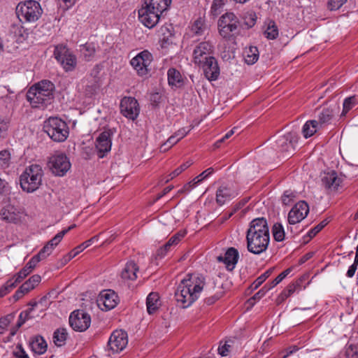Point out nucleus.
I'll list each match as a JSON object with an SVG mask.
<instances>
[{
  "instance_id": "obj_37",
  "label": "nucleus",
  "mask_w": 358,
  "mask_h": 358,
  "mask_svg": "<svg viewBox=\"0 0 358 358\" xmlns=\"http://www.w3.org/2000/svg\"><path fill=\"white\" fill-rule=\"evenodd\" d=\"M80 52L86 61H91L95 55L96 49L93 43H85L80 45Z\"/></svg>"
},
{
  "instance_id": "obj_50",
  "label": "nucleus",
  "mask_w": 358,
  "mask_h": 358,
  "mask_svg": "<svg viewBox=\"0 0 358 358\" xmlns=\"http://www.w3.org/2000/svg\"><path fill=\"white\" fill-rule=\"evenodd\" d=\"M345 355L347 358H358V348L357 345L350 344L345 349Z\"/></svg>"
},
{
  "instance_id": "obj_28",
  "label": "nucleus",
  "mask_w": 358,
  "mask_h": 358,
  "mask_svg": "<svg viewBox=\"0 0 358 358\" xmlns=\"http://www.w3.org/2000/svg\"><path fill=\"white\" fill-rule=\"evenodd\" d=\"M22 269L20 270L17 275H14L12 278L6 281V282L0 289V296L1 297L6 296L12 289L17 287L22 281Z\"/></svg>"
},
{
  "instance_id": "obj_9",
  "label": "nucleus",
  "mask_w": 358,
  "mask_h": 358,
  "mask_svg": "<svg viewBox=\"0 0 358 358\" xmlns=\"http://www.w3.org/2000/svg\"><path fill=\"white\" fill-rule=\"evenodd\" d=\"M49 165L52 173L58 176H64L71 168V163L66 155L55 154L50 158Z\"/></svg>"
},
{
  "instance_id": "obj_62",
  "label": "nucleus",
  "mask_w": 358,
  "mask_h": 358,
  "mask_svg": "<svg viewBox=\"0 0 358 358\" xmlns=\"http://www.w3.org/2000/svg\"><path fill=\"white\" fill-rule=\"evenodd\" d=\"M231 341H226L223 345H220L218 348V353L224 357L228 355V353L230 351V348H231Z\"/></svg>"
},
{
  "instance_id": "obj_36",
  "label": "nucleus",
  "mask_w": 358,
  "mask_h": 358,
  "mask_svg": "<svg viewBox=\"0 0 358 358\" xmlns=\"http://www.w3.org/2000/svg\"><path fill=\"white\" fill-rule=\"evenodd\" d=\"M279 34L278 29L273 20H268L266 24V28L264 31V36L268 40L275 39Z\"/></svg>"
},
{
  "instance_id": "obj_61",
  "label": "nucleus",
  "mask_w": 358,
  "mask_h": 358,
  "mask_svg": "<svg viewBox=\"0 0 358 358\" xmlns=\"http://www.w3.org/2000/svg\"><path fill=\"white\" fill-rule=\"evenodd\" d=\"M224 5V0H213L211 6V11L213 15H217Z\"/></svg>"
},
{
  "instance_id": "obj_63",
  "label": "nucleus",
  "mask_w": 358,
  "mask_h": 358,
  "mask_svg": "<svg viewBox=\"0 0 358 358\" xmlns=\"http://www.w3.org/2000/svg\"><path fill=\"white\" fill-rule=\"evenodd\" d=\"M299 287L300 285L298 282L290 284L285 289L283 294L285 297H289L293 293H294L299 288Z\"/></svg>"
},
{
  "instance_id": "obj_14",
  "label": "nucleus",
  "mask_w": 358,
  "mask_h": 358,
  "mask_svg": "<svg viewBox=\"0 0 358 358\" xmlns=\"http://www.w3.org/2000/svg\"><path fill=\"white\" fill-rule=\"evenodd\" d=\"M309 213V206L304 201L296 203L288 213V222L295 224L302 221Z\"/></svg>"
},
{
  "instance_id": "obj_53",
  "label": "nucleus",
  "mask_w": 358,
  "mask_h": 358,
  "mask_svg": "<svg viewBox=\"0 0 358 358\" xmlns=\"http://www.w3.org/2000/svg\"><path fill=\"white\" fill-rule=\"evenodd\" d=\"M214 172V169L213 168H208L204 171H203L201 173H200L199 176L195 177L194 178V184L199 185L200 182H201L203 180L209 177Z\"/></svg>"
},
{
  "instance_id": "obj_24",
  "label": "nucleus",
  "mask_w": 358,
  "mask_h": 358,
  "mask_svg": "<svg viewBox=\"0 0 358 358\" xmlns=\"http://www.w3.org/2000/svg\"><path fill=\"white\" fill-rule=\"evenodd\" d=\"M15 13H16V15L17 17V18L19 19V21L20 22H22V20L20 18V16L22 15V4L21 2H20L17 7H16V10H15ZM22 25L21 24V23H19L17 24H13L10 29V37H12V38L13 40L15 41V42L17 43V44H20L22 41H21V37L22 36Z\"/></svg>"
},
{
  "instance_id": "obj_26",
  "label": "nucleus",
  "mask_w": 358,
  "mask_h": 358,
  "mask_svg": "<svg viewBox=\"0 0 358 358\" xmlns=\"http://www.w3.org/2000/svg\"><path fill=\"white\" fill-rule=\"evenodd\" d=\"M171 0H145L143 8L162 13L171 4Z\"/></svg>"
},
{
  "instance_id": "obj_15",
  "label": "nucleus",
  "mask_w": 358,
  "mask_h": 358,
  "mask_svg": "<svg viewBox=\"0 0 358 358\" xmlns=\"http://www.w3.org/2000/svg\"><path fill=\"white\" fill-rule=\"evenodd\" d=\"M297 138L293 133H287L280 136L276 141L278 148L281 152L285 153V157L293 154L295 150Z\"/></svg>"
},
{
  "instance_id": "obj_49",
  "label": "nucleus",
  "mask_w": 358,
  "mask_h": 358,
  "mask_svg": "<svg viewBox=\"0 0 358 358\" xmlns=\"http://www.w3.org/2000/svg\"><path fill=\"white\" fill-rule=\"evenodd\" d=\"M99 236H94L90 239L83 242L82 244L79 245L76 248L73 249V251L76 252V255H78L80 252H81L83 250L90 246L92 243L98 241Z\"/></svg>"
},
{
  "instance_id": "obj_3",
  "label": "nucleus",
  "mask_w": 358,
  "mask_h": 358,
  "mask_svg": "<svg viewBox=\"0 0 358 358\" xmlns=\"http://www.w3.org/2000/svg\"><path fill=\"white\" fill-rule=\"evenodd\" d=\"M54 85L49 80H42L33 85L27 93V99L33 108H40L50 103L53 99Z\"/></svg>"
},
{
  "instance_id": "obj_17",
  "label": "nucleus",
  "mask_w": 358,
  "mask_h": 358,
  "mask_svg": "<svg viewBox=\"0 0 358 358\" xmlns=\"http://www.w3.org/2000/svg\"><path fill=\"white\" fill-rule=\"evenodd\" d=\"M117 304V296L111 290H104L99 294L97 305L102 310H110Z\"/></svg>"
},
{
  "instance_id": "obj_29",
  "label": "nucleus",
  "mask_w": 358,
  "mask_h": 358,
  "mask_svg": "<svg viewBox=\"0 0 358 358\" xmlns=\"http://www.w3.org/2000/svg\"><path fill=\"white\" fill-rule=\"evenodd\" d=\"M168 83L169 85L176 87H181L185 84V78L179 71L174 68H171L167 72Z\"/></svg>"
},
{
  "instance_id": "obj_1",
  "label": "nucleus",
  "mask_w": 358,
  "mask_h": 358,
  "mask_svg": "<svg viewBox=\"0 0 358 358\" xmlns=\"http://www.w3.org/2000/svg\"><path fill=\"white\" fill-rule=\"evenodd\" d=\"M205 285V278L200 274H187L177 287L175 298L182 308L189 307L199 297Z\"/></svg>"
},
{
  "instance_id": "obj_40",
  "label": "nucleus",
  "mask_w": 358,
  "mask_h": 358,
  "mask_svg": "<svg viewBox=\"0 0 358 358\" xmlns=\"http://www.w3.org/2000/svg\"><path fill=\"white\" fill-rule=\"evenodd\" d=\"M41 280L39 275H33L24 282V294L31 292L38 285Z\"/></svg>"
},
{
  "instance_id": "obj_11",
  "label": "nucleus",
  "mask_w": 358,
  "mask_h": 358,
  "mask_svg": "<svg viewBox=\"0 0 358 358\" xmlns=\"http://www.w3.org/2000/svg\"><path fill=\"white\" fill-rule=\"evenodd\" d=\"M128 343L127 334L123 330H115L110 335L108 347L113 352H119L123 350Z\"/></svg>"
},
{
  "instance_id": "obj_52",
  "label": "nucleus",
  "mask_w": 358,
  "mask_h": 358,
  "mask_svg": "<svg viewBox=\"0 0 358 358\" xmlns=\"http://www.w3.org/2000/svg\"><path fill=\"white\" fill-rule=\"evenodd\" d=\"M292 271V268H289L281 273H280L269 285L268 286L272 289L279 284L287 275H288Z\"/></svg>"
},
{
  "instance_id": "obj_32",
  "label": "nucleus",
  "mask_w": 358,
  "mask_h": 358,
  "mask_svg": "<svg viewBox=\"0 0 358 358\" xmlns=\"http://www.w3.org/2000/svg\"><path fill=\"white\" fill-rule=\"evenodd\" d=\"M138 271V266L133 261L126 264L121 273V277L124 280H135L137 278L136 273Z\"/></svg>"
},
{
  "instance_id": "obj_19",
  "label": "nucleus",
  "mask_w": 358,
  "mask_h": 358,
  "mask_svg": "<svg viewBox=\"0 0 358 358\" xmlns=\"http://www.w3.org/2000/svg\"><path fill=\"white\" fill-rule=\"evenodd\" d=\"M161 13L141 8L138 10V19L146 27L151 29L159 22Z\"/></svg>"
},
{
  "instance_id": "obj_41",
  "label": "nucleus",
  "mask_w": 358,
  "mask_h": 358,
  "mask_svg": "<svg viewBox=\"0 0 358 358\" xmlns=\"http://www.w3.org/2000/svg\"><path fill=\"white\" fill-rule=\"evenodd\" d=\"M259 59V51L257 47H250L245 53V61L248 64H255Z\"/></svg>"
},
{
  "instance_id": "obj_8",
  "label": "nucleus",
  "mask_w": 358,
  "mask_h": 358,
  "mask_svg": "<svg viewBox=\"0 0 358 358\" xmlns=\"http://www.w3.org/2000/svg\"><path fill=\"white\" fill-rule=\"evenodd\" d=\"M90 323V315L83 310H74L69 316V324L76 331L81 332L87 330Z\"/></svg>"
},
{
  "instance_id": "obj_54",
  "label": "nucleus",
  "mask_w": 358,
  "mask_h": 358,
  "mask_svg": "<svg viewBox=\"0 0 358 358\" xmlns=\"http://www.w3.org/2000/svg\"><path fill=\"white\" fill-rule=\"evenodd\" d=\"M178 141H179V140L177 138L176 136H175L174 134L168 138L166 142L164 143L163 145H162L161 148H160L161 151L166 152L169 148H171L173 145L177 143Z\"/></svg>"
},
{
  "instance_id": "obj_34",
  "label": "nucleus",
  "mask_w": 358,
  "mask_h": 358,
  "mask_svg": "<svg viewBox=\"0 0 358 358\" xmlns=\"http://www.w3.org/2000/svg\"><path fill=\"white\" fill-rule=\"evenodd\" d=\"M68 337L66 329L59 328L56 329L53 334V343L57 347L64 346Z\"/></svg>"
},
{
  "instance_id": "obj_23",
  "label": "nucleus",
  "mask_w": 358,
  "mask_h": 358,
  "mask_svg": "<svg viewBox=\"0 0 358 358\" xmlns=\"http://www.w3.org/2000/svg\"><path fill=\"white\" fill-rule=\"evenodd\" d=\"M237 195L238 193L234 189L222 185L216 191V202L219 206H222L235 198Z\"/></svg>"
},
{
  "instance_id": "obj_35",
  "label": "nucleus",
  "mask_w": 358,
  "mask_h": 358,
  "mask_svg": "<svg viewBox=\"0 0 358 358\" xmlns=\"http://www.w3.org/2000/svg\"><path fill=\"white\" fill-rule=\"evenodd\" d=\"M318 129H320V127L319 123L317 122V120H308L303 126L302 133L303 134V136L306 138H307L308 137L312 136L315 133H316Z\"/></svg>"
},
{
  "instance_id": "obj_42",
  "label": "nucleus",
  "mask_w": 358,
  "mask_h": 358,
  "mask_svg": "<svg viewBox=\"0 0 358 358\" xmlns=\"http://www.w3.org/2000/svg\"><path fill=\"white\" fill-rule=\"evenodd\" d=\"M273 238L275 241L281 242L285 239V232L281 223H275L272 227Z\"/></svg>"
},
{
  "instance_id": "obj_21",
  "label": "nucleus",
  "mask_w": 358,
  "mask_h": 358,
  "mask_svg": "<svg viewBox=\"0 0 358 358\" xmlns=\"http://www.w3.org/2000/svg\"><path fill=\"white\" fill-rule=\"evenodd\" d=\"M113 135V131L111 129L105 130L99 134L96 143V148L99 152L105 153L110 150Z\"/></svg>"
},
{
  "instance_id": "obj_12",
  "label": "nucleus",
  "mask_w": 358,
  "mask_h": 358,
  "mask_svg": "<svg viewBox=\"0 0 358 358\" xmlns=\"http://www.w3.org/2000/svg\"><path fill=\"white\" fill-rule=\"evenodd\" d=\"M120 111L127 118L136 120L140 112L137 100L134 97H124L120 101Z\"/></svg>"
},
{
  "instance_id": "obj_2",
  "label": "nucleus",
  "mask_w": 358,
  "mask_h": 358,
  "mask_svg": "<svg viewBox=\"0 0 358 358\" xmlns=\"http://www.w3.org/2000/svg\"><path fill=\"white\" fill-rule=\"evenodd\" d=\"M248 250L255 255L265 252L270 243V233L267 220L264 217L253 219L246 231Z\"/></svg>"
},
{
  "instance_id": "obj_60",
  "label": "nucleus",
  "mask_w": 358,
  "mask_h": 358,
  "mask_svg": "<svg viewBox=\"0 0 358 358\" xmlns=\"http://www.w3.org/2000/svg\"><path fill=\"white\" fill-rule=\"evenodd\" d=\"M294 197V192L291 190H286L282 196V202L284 205H289Z\"/></svg>"
},
{
  "instance_id": "obj_45",
  "label": "nucleus",
  "mask_w": 358,
  "mask_h": 358,
  "mask_svg": "<svg viewBox=\"0 0 358 358\" xmlns=\"http://www.w3.org/2000/svg\"><path fill=\"white\" fill-rule=\"evenodd\" d=\"M42 256L40 255V252L34 256L26 264L25 267H24V276H26L27 274L31 273L33 269L36 267V264L39 262L41 259H43Z\"/></svg>"
},
{
  "instance_id": "obj_46",
  "label": "nucleus",
  "mask_w": 358,
  "mask_h": 358,
  "mask_svg": "<svg viewBox=\"0 0 358 358\" xmlns=\"http://www.w3.org/2000/svg\"><path fill=\"white\" fill-rule=\"evenodd\" d=\"M11 154L8 150L0 151V169H6L10 164Z\"/></svg>"
},
{
  "instance_id": "obj_18",
  "label": "nucleus",
  "mask_w": 358,
  "mask_h": 358,
  "mask_svg": "<svg viewBox=\"0 0 358 358\" xmlns=\"http://www.w3.org/2000/svg\"><path fill=\"white\" fill-rule=\"evenodd\" d=\"M238 259L239 253L234 248H228L224 255H220L217 257V260L219 262H223L229 271H232L234 269Z\"/></svg>"
},
{
  "instance_id": "obj_48",
  "label": "nucleus",
  "mask_w": 358,
  "mask_h": 358,
  "mask_svg": "<svg viewBox=\"0 0 358 358\" xmlns=\"http://www.w3.org/2000/svg\"><path fill=\"white\" fill-rule=\"evenodd\" d=\"M273 268H270L258 277L256 280L252 284L251 287L253 289H257L271 274Z\"/></svg>"
},
{
  "instance_id": "obj_56",
  "label": "nucleus",
  "mask_w": 358,
  "mask_h": 358,
  "mask_svg": "<svg viewBox=\"0 0 358 358\" xmlns=\"http://www.w3.org/2000/svg\"><path fill=\"white\" fill-rule=\"evenodd\" d=\"M22 317H24V315H22V311L18 315V320L17 322L16 326L11 329L10 332V336L7 338V339L5 341V342H10L11 341L10 338L16 334L17 331L21 326L22 325Z\"/></svg>"
},
{
  "instance_id": "obj_33",
  "label": "nucleus",
  "mask_w": 358,
  "mask_h": 358,
  "mask_svg": "<svg viewBox=\"0 0 358 358\" xmlns=\"http://www.w3.org/2000/svg\"><path fill=\"white\" fill-rule=\"evenodd\" d=\"M160 305L159 294L157 292L150 293L146 299L148 313L149 314L155 313L159 308Z\"/></svg>"
},
{
  "instance_id": "obj_47",
  "label": "nucleus",
  "mask_w": 358,
  "mask_h": 358,
  "mask_svg": "<svg viewBox=\"0 0 358 358\" xmlns=\"http://www.w3.org/2000/svg\"><path fill=\"white\" fill-rule=\"evenodd\" d=\"M206 29V25L202 18L197 19L192 27V31L196 35H202Z\"/></svg>"
},
{
  "instance_id": "obj_39",
  "label": "nucleus",
  "mask_w": 358,
  "mask_h": 358,
  "mask_svg": "<svg viewBox=\"0 0 358 358\" xmlns=\"http://www.w3.org/2000/svg\"><path fill=\"white\" fill-rule=\"evenodd\" d=\"M358 104V96L353 95L344 99L341 116H345L352 108Z\"/></svg>"
},
{
  "instance_id": "obj_20",
  "label": "nucleus",
  "mask_w": 358,
  "mask_h": 358,
  "mask_svg": "<svg viewBox=\"0 0 358 358\" xmlns=\"http://www.w3.org/2000/svg\"><path fill=\"white\" fill-rule=\"evenodd\" d=\"M24 6L26 7V12L24 13V17L27 22L36 21L42 13V9L39 3L36 1H26L24 2Z\"/></svg>"
},
{
  "instance_id": "obj_51",
  "label": "nucleus",
  "mask_w": 358,
  "mask_h": 358,
  "mask_svg": "<svg viewBox=\"0 0 358 358\" xmlns=\"http://www.w3.org/2000/svg\"><path fill=\"white\" fill-rule=\"evenodd\" d=\"M271 288L268 284L265 285L258 292H257L252 298L249 299V302L251 304H254L256 300L262 299L265 294L270 290Z\"/></svg>"
},
{
  "instance_id": "obj_4",
  "label": "nucleus",
  "mask_w": 358,
  "mask_h": 358,
  "mask_svg": "<svg viewBox=\"0 0 358 358\" xmlns=\"http://www.w3.org/2000/svg\"><path fill=\"white\" fill-rule=\"evenodd\" d=\"M43 130L55 142H64L69 134L66 122L57 117H50L45 120Z\"/></svg>"
},
{
  "instance_id": "obj_55",
  "label": "nucleus",
  "mask_w": 358,
  "mask_h": 358,
  "mask_svg": "<svg viewBox=\"0 0 358 358\" xmlns=\"http://www.w3.org/2000/svg\"><path fill=\"white\" fill-rule=\"evenodd\" d=\"M22 317H24V315H22V311L18 315V320L17 322L16 326L11 329L10 332V336L7 338V339L5 341V342H10L11 341L10 338L16 334L17 331L21 326L22 325Z\"/></svg>"
},
{
  "instance_id": "obj_6",
  "label": "nucleus",
  "mask_w": 358,
  "mask_h": 358,
  "mask_svg": "<svg viewBox=\"0 0 358 358\" xmlns=\"http://www.w3.org/2000/svg\"><path fill=\"white\" fill-rule=\"evenodd\" d=\"M43 170L38 164H32L24 171V191L29 193L38 189L41 185Z\"/></svg>"
},
{
  "instance_id": "obj_5",
  "label": "nucleus",
  "mask_w": 358,
  "mask_h": 358,
  "mask_svg": "<svg viewBox=\"0 0 358 358\" xmlns=\"http://www.w3.org/2000/svg\"><path fill=\"white\" fill-rule=\"evenodd\" d=\"M54 56L66 72L73 71L76 68L77 57L66 45H56Z\"/></svg>"
},
{
  "instance_id": "obj_38",
  "label": "nucleus",
  "mask_w": 358,
  "mask_h": 358,
  "mask_svg": "<svg viewBox=\"0 0 358 358\" xmlns=\"http://www.w3.org/2000/svg\"><path fill=\"white\" fill-rule=\"evenodd\" d=\"M334 116V110L330 108L322 109L318 115L319 127L320 128L323 124L329 123Z\"/></svg>"
},
{
  "instance_id": "obj_13",
  "label": "nucleus",
  "mask_w": 358,
  "mask_h": 358,
  "mask_svg": "<svg viewBox=\"0 0 358 358\" xmlns=\"http://www.w3.org/2000/svg\"><path fill=\"white\" fill-rule=\"evenodd\" d=\"M213 46L208 41L201 42L194 49L193 61L196 64H201L208 57H213Z\"/></svg>"
},
{
  "instance_id": "obj_58",
  "label": "nucleus",
  "mask_w": 358,
  "mask_h": 358,
  "mask_svg": "<svg viewBox=\"0 0 358 358\" xmlns=\"http://www.w3.org/2000/svg\"><path fill=\"white\" fill-rule=\"evenodd\" d=\"M192 164L191 162H186L181 164L179 167L176 169L173 172L170 173V179H173L176 176H179L182 172L187 169Z\"/></svg>"
},
{
  "instance_id": "obj_7",
  "label": "nucleus",
  "mask_w": 358,
  "mask_h": 358,
  "mask_svg": "<svg viewBox=\"0 0 358 358\" xmlns=\"http://www.w3.org/2000/svg\"><path fill=\"white\" fill-rule=\"evenodd\" d=\"M240 25L238 17L232 12H227L218 20L217 27L220 36L224 38H230L232 33L236 31Z\"/></svg>"
},
{
  "instance_id": "obj_43",
  "label": "nucleus",
  "mask_w": 358,
  "mask_h": 358,
  "mask_svg": "<svg viewBox=\"0 0 358 358\" xmlns=\"http://www.w3.org/2000/svg\"><path fill=\"white\" fill-rule=\"evenodd\" d=\"M241 18L244 24L248 28H251L256 23L257 16L255 12L252 10H249L243 13L241 15Z\"/></svg>"
},
{
  "instance_id": "obj_27",
  "label": "nucleus",
  "mask_w": 358,
  "mask_h": 358,
  "mask_svg": "<svg viewBox=\"0 0 358 358\" xmlns=\"http://www.w3.org/2000/svg\"><path fill=\"white\" fill-rule=\"evenodd\" d=\"M64 232L59 231L46 245L40 250V255L42 258H46L49 256L55 248V247L61 242L64 237Z\"/></svg>"
},
{
  "instance_id": "obj_57",
  "label": "nucleus",
  "mask_w": 358,
  "mask_h": 358,
  "mask_svg": "<svg viewBox=\"0 0 358 358\" xmlns=\"http://www.w3.org/2000/svg\"><path fill=\"white\" fill-rule=\"evenodd\" d=\"M328 224V221L327 220H322L320 224H318L316 227L311 229L308 233V236L312 238H313L318 232H320L327 224Z\"/></svg>"
},
{
  "instance_id": "obj_64",
  "label": "nucleus",
  "mask_w": 358,
  "mask_h": 358,
  "mask_svg": "<svg viewBox=\"0 0 358 358\" xmlns=\"http://www.w3.org/2000/svg\"><path fill=\"white\" fill-rule=\"evenodd\" d=\"M196 185H198L197 184H194V179L187 182V184H185L182 188H181L180 190H178V193L179 194H182V193H189L192 189H194Z\"/></svg>"
},
{
  "instance_id": "obj_59",
  "label": "nucleus",
  "mask_w": 358,
  "mask_h": 358,
  "mask_svg": "<svg viewBox=\"0 0 358 358\" xmlns=\"http://www.w3.org/2000/svg\"><path fill=\"white\" fill-rule=\"evenodd\" d=\"M347 0H329L327 3V8L330 10H336L339 9Z\"/></svg>"
},
{
  "instance_id": "obj_10",
  "label": "nucleus",
  "mask_w": 358,
  "mask_h": 358,
  "mask_svg": "<svg viewBox=\"0 0 358 358\" xmlns=\"http://www.w3.org/2000/svg\"><path fill=\"white\" fill-rule=\"evenodd\" d=\"M152 60V55L148 51L144 50L132 58L130 64L139 76H143L148 74V67L151 64Z\"/></svg>"
},
{
  "instance_id": "obj_25",
  "label": "nucleus",
  "mask_w": 358,
  "mask_h": 358,
  "mask_svg": "<svg viewBox=\"0 0 358 358\" xmlns=\"http://www.w3.org/2000/svg\"><path fill=\"white\" fill-rule=\"evenodd\" d=\"M341 182V179L338 176L336 172L331 171L324 173L322 176V185L329 189L336 190Z\"/></svg>"
},
{
  "instance_id": "obj_31",
  "label": "nucleus",
  "mask_w": 358,
  "mask_h": 358,
  "mask_svg": "<svg viewBox=\"0 0 358 358\" xmlns=\"http://www.w3.org/2000/svg\"><path fill=\"white\" fill-rule=\"evenodd\" d=\"M30 348L31 350L38 355L44 354L48 348L45 340L41 336H36L30 341Z\"/></svg>"
},
{
  "instance_id": "obj_44",
  "label": "nucleus",
  "mask_w": 358,
  "mask_h": 358,
  "mask_svg": "<svg viewBox=\"0 0 358 358\" xmlns=\"http://www.w3.org/2000/svg\"><path fill=\"white\" fill-rule=\"evenodd\" d=\"M15 317V313H12L0 318V334H3L7 330L8 325L13 322Z\"/></svg>"
},
{
  "instance_id": "obj_30",
  "label": "nucleus",
  "mask_w": 358,
  "mask_h": 358,
  "mask_svg": "<svg viewBox=\"0 0 358 358\" xmlns=\"http://www.w3.org/2000/svg\"><path fill=\"white\" fill-rule=\"evenodd\" d=\"M45 298H42L40 301L32 300L27 303V308L24 311V323L27 320L39 317V313L41 310H38V305L41 304Z\"/></svg>"
},
{
  "instance_id": "obj_16",
  "label": "nucleus",
  "mask_w": 358,
  "mask_h": 358,
  "mask_svg": "<svg viewBox=\"0 0 358 358\" xmlns=\"http://www.w3.org/2000/svg\"><path fill=\"white\" fill-rule=\"evenodd\" d=\"M199 65L201 66L204 76L209 81H215L218 79L220 69L217 61L214 57H208Z\"/></svg>"
},
{
  "instance_id": "obj_22",
  "label": "nucleus",
  "mask_w": 358,
  "mask_h": 358,
  "mask_svg": "<svg viewBox=\"0 0 358 358\" xmlns=\"http://www.w3.org/2000/svg\"><path fill=\"white\" fill-rule=\"evenodd\" d=\"M185 231H180L173 235L162 247L158 249L157 256L160 258L164 257L169 251L179 243L182 238L185 237Z\"/></svg>"
}]
</instances>
